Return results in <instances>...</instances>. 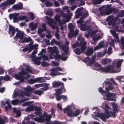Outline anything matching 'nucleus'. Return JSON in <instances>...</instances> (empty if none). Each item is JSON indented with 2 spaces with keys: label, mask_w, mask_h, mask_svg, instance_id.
<instances>
[{
  "label": "nucleus",
  "mask_w": 124,
  "mask_h": 124,
  "mask_svg": "<svg viewBox=\"0 0 124 124\" xmlns=\"http://www.w3.org/2000/svg\"><path fill=\"white\" fill-rule=\"evenodd\" d=\"M63 70L60 67H58L55 68H53L50 70L51 71L50 74L52 76H56L63 74L59 72V71H63Z\"/></svg>",
  "instance_id": "9d476101"
},
{
  "label": "nucleus",
  "mask_w": 124,
  "mask_h": 124,
  "mask_svg": "<svg viewBox=\"0 0 124 124\" xmlns=\"http://www.w3.org/2000/svg\"><path fill=\"white\" fill-rule=\"evenodd\" d=\"M29 82L31 84H33L36 83L35 79H30L29 80Z\"/></svg>",
  "instance_id": "6e6d98bb"
},
{
  "label": "nucleus",
  "mask_w": 124,
  "mask_h": 124,
  "mask_svg": "<svg viewBox=\"0 0 124 124\" xmlns=\"http://www.w3.org/2000/svg\"><path fill=\"white\" fill-rule=\"evenodd\" d=\"M46 26L45 24H43L41 26V27H42V29H41L40 28H39L38 30V33L39 34H40L41 32L44 31L46 30Z\"/></svg>",
  "instance_id": "bb28decb"
},
{
  "label": "nucleus",
  "mask_w": 124,
  "mask_h": 124,
  "mask_svg": "<svg viewBox=\"0 0 124 124\" xmlns=\"http://www.w3.org/2000/svg\"><path fill=\"white\" fill-rule=\"evenodd\" d=\"M61 93H54V95L56 96V99L58 101H60L61 99H66V96L64 95H60Z\"/></svg>",
  "instance_id": "b1692460"
},
{
  "label": "nucleus",
  "mask_w": 124,
  "mask_h": 124,
  "mask_svg": "<svg viewBox=\"0 0 124 124\" xmlns=\"http://www.w3.org/2000/svg\"><path fill=\"white\" fill-rule=\"evenodd\" d=\"M111 60L110 59L105 58L102 59V63L103 65H105L111 62Z\"/></svg>",
  "instance_id": "473e14b6"
},
{
  "label": "nucleus",
  "mask_w": 124,
  "mask_h": 124,
  "mask_svg": "<svg viewBox=\"0 0 124 124\" xmlns=\"http://www.w3.org/2000/svg\"><path fill=\"white\" fill-rule=\"evenodd\" d=\"M10 5L7 1L0 4V10H4Z\"/></svg>",
  "instance_id": "6ab92c4d"
},
{
  "label": "nucleus",
  "mask_w": 124,
  "mask_h": 124,
  "mask_svg": "<svg viewBox=\"0 0 124 124\" xmlns=\"http://www.w3.org/2000/svg\"><path fill=\"white\" fill-rule=\"evenodd\" d=\"M28 98H26L22 100H21L20 101L18 99L16 100H13L11 101L12 104L14 105H20L21 103H23L25 101L29 100Z\"/></svg>",
  "instance_id": "4468645a"
},
{
  "label": "nucleus",
  "mask_w": 124,
  "mask_h": 124,
  "mask_svg": "<svg viewBox=\"0 0 124 124\" xmlns=\"http://www.w3.org/2000/svg\"><path fill=\"white\" fill-rule=\"evenodd\" d=\"M11 105H8V106H6L5 107V111H7L9 109H11Z\"/></svg>",
  "instance_id": "3c124183"
},
{
  "label": "nucleus",
  "mask_w": 124,
  "mask_h": 124,
  "mask_svg": "<svg viewBox=\"0 0 124 124\" xmlns=\"http://www.w3.org/2000/svg\"><path fill=\"white\" fill-rule=\"evenodd\" d=\"M46 52V51L45 49H42L40 52L39 54H38V55H40L41 56L40 57V59L42 57L44 60H47L48 59V58L46 56L44 55V54Z\"/></svg>",
  "instance_id": "412c9836"
},
{
  "label": "nucleus",
  "mask_w": 124,
  "mask_h": 124,
  "mask_svg": "<svg viewBox=\"0 0 124 124\" xmlns=\"http://www.w3.org/2000/svg\"><path fill=\"white\" fill-rule=\"evenodd\" d=\"M46 18L48 20V24L51 26V27L53 29H57V32L56 33L55 35L57 39H59V34L58 33V27L57 26L54 25V24L53 19L50 18L48 17H46Z\"/></svg>",
  "instance_id": "1a4fd4ad"
},
{
  "label": "nucleus",
  "mask_w": 124,
  "mask_h": 124,
  "mask_svg": "<svg viewBox=\"0 0 124 124\" xmlns=\"http://www.w3.org/2000/svg\"><path fill=\"white\" fill-rule=\"evenodd\" d=\"M119 45L123 49H124V36L121 38Z\"/></svg>",
  "instance_id": "c9c22d12"
},
{
  "label": "nucleus",
  "mask_w": 124,
  "mask_h": 124,
  "mask_svg": "<svg viewBox=\"0 0 124 124\" xmlns=\"http://www.w3.org/2000/svg\"><path fill=\"white\" fill-rule=\"evenodd\" d=\"M64 112L65 113H67L68 116L69 117H76L78 115L80 114V110L79 109L77 110L73 113V110L69 108L66 107L64 109Z\"/></svg>",
  "instance_id": "0eeeda50"
},
{
  "label": "nucleus",
  "mask_w": 124,
  "mask_h": 124,
  "mask_svg": "<svg viewBox=\"0 0 124 124\" xmlns=\"http://www.w3.org/2000/svg\"><path fill=\"white\" fill-rule=\"evenodd\" d=\"M24 89L25 91L28 92L30 91H33L34 90V89L30 86H28L26 88H24Z\"/></svg>",
  "instance_id": "ea45409f"
},
{
  "label": "nucleus",
  "mask_w": 124,
  "mask_h": 124,
  "mask_svg": "<svg viewBox=\"0 0 124 124\" xmlns=\"http://www.w3.org/2000/svg\"><path fill=\"white\" fill-rule=\"evenodd\" d=\"M80 28L81 30L84 31L85 30H86L88 33L87 32L85 33V36L87 38H88L89 36L90 35V31L92 29V28L90 27H88L86 28V24H85L83 25H80Z\"/></svg>",
  "instance_id": "ddd939ff"
},
{
  "label": "nucleus",
  "mask_w": 124,
  "mask_h": 124,
  "mask_svg": "<svg viewBox=\"0 0 124 124\" xmlns=\"http://www.w3.org/2000/svg\"><path fill=\"white\" fill-rule=\"evenodd\" d=\"M63 50L64 51L65 53H66L68 50V46H62Z\"/></svg>",
  "instance_id": "8fccbe9b"
},
{
  "label": "nucleus",
  "mask_w": 124,
  "mask_h": 124,
  "mask_svg": "<svg viewBox=\"0 0 124 124\" xmlns=\"http://www.w3.org/2000/svg\"><path fill=\"white\" fill-rule=\"evenodd\" d=\"M95 57L96 56H93L90 60H89V58L87 57L85 59V60H86V61L85 62H86L87 61H89L90 64H92L94 62L95 59Z\"/></svg>",
  "instance_id": "c85d7f7f"
},
{
  "label": "nucleus",
  "mask_w": 124,
  "mask_h": 124,
  "mask_svg": "<svg viewBox=\"0 0 124 124\" xmlns=\"http://www.w3.org/2000/svg\"><path fill=\"white\" fill-rule=\"evenodd\" d=\"M7 1L10 5L14 3L15 2L16 0H7Z\"/></svg>",
  "instance_id": "09e8293b"
},
{
  "label": "nucleus",
  "mask_w": 124,
  "mask_h": 124,
  "mask_svg": "<svg viewBox=\"0 0 124 124\" xmlns=\"http://www.w3.org/2000/svg\"><path fill=\"white\" fill-rule=\"evenodd\" d=\"M49 85V84H48L47 83H42V84H35L34 85V86L36 88H39L40 87H45V88H43L42 89V91H46L47 90L48 88V86Z\"/></svg>",
  "instance_id": "2eb2a0df"
},
{
  "label": "nucleus",
  "mask_w": 124,
  "mask_h": 124,
  "mask_svg": "<svg viewBox=\"0 0 124 124\" xmlns=\"http://www.w3.org/2000/svg\"><path fill=\"white\" fill-rule=\"evenodd\" d=\"M16 29L11 25H9V34L10 35V36H13L15 33Z\"/></svg>",
  "instance_id": "aec40b11"
},
{
  "label": "nucleus",
  "mask_w": 124,
  "mask_h": 124,
  "mask_svg": "<svg viewBox=\"0 0 124 124\" xmlns=\"http://www.w3.org/2000/svg\"><path fill=\"white\" fill-rule=\"evenodd\" d=\"M41 65L42 66H49V64L45 61L42 62Z\"/></svg>",
  "instance_id": "603ef678"
},
{
  "label": "nucleus",
  "mask_w": 124,
  "mask_h": 124,
  "mask_svg": "<svg viewBox=\"0 0 124 124\" xmlns=\"http://www.w3.org/2000/svg\"><path fill=\"white\" fill-rule=\"evenodd\" d=\"M32 68L30 66L26 67L25 71H23V70H21V72L19 73V75H14V77L16 79L20 80L21 82H23L24 78L23 76L25 75L28 74V73H31L32 72Z\"/></svg>",
  "instance_id": "39448f33"
},
{
  "label": "nucleus",
  "mask_w": 124,
  "mask_h": 124,
  "mask_svg": "<svg viewBox=\"0 0 124 124\" xmlns=\"http://www.w3.org/2000/svg\"><path fill=\"white\" fill-rule=\"evenodd\" d=\"M111 32L113 35L114 40H112L111 43L110 42V44L112 46L114 45V42H119V38L118 34L116 33L115 30H112L110 31Z\"/></svg>",
  "instance_id": "f8f14e48"
},
{
  "label": "nucleus",
  "mask_w": 124,
  "mask_h": 124,
  "mask_svg": "<svg viewBox=\"0 0 124 124\" xmlns=\"http://www.w3.org/2000/svg\"><path fill=\"white\" fill-rule=\"evenodd\" d=\"M37 23H34L32 22L29 24V27L32 31L35 30L37 27Z\"/></svg>",
  "instance_id": "4be33fe9"
},
{
  "label": "nucleus",
  "mask_w": 124,
  "mask_h": 124,
  "mask_svg": "<svg viewBox=\"0 0 124 124\" xmlns=\"http://www.w3.org/2000/svg\"><path fill=\"white\" fill-rule=\"evenodd\" d=\"M120 17H123L124 16V10L120 11Z\"/></svg>",
  "instance_id": "338daca9"
},
{
  "label": "nucleus",
  "mask_w": 124,
  "mask_h": 124,
  "mask_svg": "<svg viewBox=\"0 0 124 124\" xmlns=\"http://www.w3.org/2000/svg\"><path fill=\"white\" fill-rule=\"evenodd\" d=\"M123 59H121L117 61L116 64V67L117 68L116 70H114L113 68L115 66V62H113L112 65H109L107 66L105 68H103L101 67V65L97 62H95L94 64V67L93 69L97 70H100L101 71L106 73H117L120 71V68L122 63L123 61Z\"/></svg>",
  "instance_id": "f257e3e1"
},
{
  "label": "nucleus",
  "mask_w": 124,
  "mask_h": 124,
  "mask_svg": "<svg viewBox=\"0 0 124 124\" xmlns=\"http://www.w3.org/2000/svg\"><path fill=\"white\" fill-rule=\"evenodd\" d=\"M68 28L70 30V31H73L74 29V27L73 25L71 23H70L68 25Z\"/></svg>",
  "instance_id": "79ce46f5"
},
{
  "label": "nucleus",
  "mask_w": 124,
  "mask_h": 124,
  "mask_svg": "<svg viewBox=\"0 0 124 124\" xmlns=\"http://www.w3.org/2000/svg\"><path fill=\"white\" fill-rule=\"evenodd\" d=\"M115 95V93H106L105 95L107 98L108 100L114 101V99L111 98L113 96V95Z\"/></svg>",
  "instance_id": "c756f323"
},
{
  "label": "nucleus",
  "mask_w": 124,
  "mask_h": 124,
  "mask_svg": "<svg viewBox=\"0 0 124 124\" xmlns=\"http://www.w3.org/2000/svg\"><path fill=\"white\" fill-rule=\"evenodd\" d=\"M102 37L100 36H95L93 37V40L94 42H92L91 43L92 44L95 45L96 42L99 40V39H101Z\"/></svg>",
  "instance_id": "a878e982"
},
{
  "label": "nucleus",
  "mask_w": 124,
  "mask_h": 124,
  "mask_svg": "<svg viewBox=\"0 0 124 124\" xmlns=\"http://www.w3.org/2000/svg\"><path fill=\"white\" fill-rule=\"evenodd\" d=\"M43 118H44V117H46L45 118H46L47 117L48 118L49 120H48L47 121H46L47 123H48L49 122H50V119L52 117V116L51 115H48L46 113H45L44 115H42L41 114V115H40Z\"/></svg>",
  "instance_id": "cd10ccee"
},
{
  "label": "nucleus",
  "mask_w": 124,
  "mask_h": 124,
  "mask_svg": "<svg viewBox=\"0 0 124 124\" xmlns=\"http://www.w3.org/2000/svg\"><path fill=\"white\" fill-rule=\"evenodd\" d=\"M55 110L54 109H51V114L53 115L54 117V118L55 117Z\"/></svg>",
  "instance_id": "680f3d73"
},
{
  "label": "nucleus",
  "mask_w": 124,
  "mask_h": 124,
  "mask_svg": "<svg viewBox=\"0 0 124 124\" xmlns=\"http://www.w3.org/2000/svg\"><path fill=\"white\" fill-rule=\"evenodd\" d=\"M31 93H21L20 95V96L22 98H23L24 96H27L28 97L30 96Z\"/></svg>",
  "instance_id": "a19ab883"
},
{
  "label": "nucleus",
  "mask_w": 124,
  "mask_h": 124,
  "mask_svg": "<svg viewBox=\"0 0 124 124\" xmlns=\"http://www.w3.org/2000/svg\"><path fill=\"white\" fill-rule=\"evenodd\" d=\"M48 49L49 50V57L50 59H53L55 58L58 59H61L63 61H65L67 60V58L66 57H62L60 55L58 54L56 55V56L53 55L54 53L57 54L59 52L58 50V48L56 46L48 47Z\"/></svg>",
  "instance_id": "20e7f679"
},
{
  "label": "nucleus",
  "mask_w": 124,
  "mask_h": 124,
  "mask_svg": "<svg viewBox=\"0 0 124 124\" xmlns=\"http://www.w3.org/2000/svg\"><path fill=\"white\" fill-rule=\"evenodd\" d=\"M34 110L35 111V114L38 115L42 114V113L41 112V107L36 106H34Z\"/></svg>",
  "instance_id": "5701e85b"
},
{
  "label": "nucleus",
  "mask_w": 124,
  "mask_h": 124,
  "mask_svg": "<svg viewBox=\"0 0 124 124\" xmlns=\"http://www.w3.org/2000/svg\"><path fill=\"white\" fill-rule=\"evenodd\" d=\"M62 87L60 88H58L57 89L54 90L56 93H64L66 92V89H65L64 87L63 86Z\"/></svg>",
  "instance_id": "7c9ffc66"
},
{
  "label": "nucleus",
  "mask_w": 124,
  "mask_h": 124,
  "mask_svg": "<svg viewBox=\"0 0 124 124\" xmlns=\"http://www.w3.org/2000/svg\"><path fill=\"white\" fill-rule=\"evenodd\" d=\"M32 46H30V45L29 46V47L27 48H26L23 50V51L24 52H25L27 51H28V52L29 53L32 50Z\"/></svg>",
  "instance_id": "4c0bfd02"
},
{
  "label": "nucleus",
  "mask_w": 124,
  "mask_h": 124,
  "mask_svg": "<svg viewBox=\"0 0 124 124\" xmlns=\"http://www.w3.org/2000/svg\"><path fill=\"white\" fill-rule=\"evenodd\" d=\"M37 51H34L32 53V54L31 55V57L32 59V61L33 62V63L35 64L39 65L40 63V57H35V54H36Z\"/></svg>",
  "instance_id": "9b49d317"
},
{
  "label": "nucleus",
  "mask_w": 124,
  "mask_h": 124,
  "mask_svg": "<svg viewBox=\"0 0 124 124\" xmlns=\"http://www.w3.org/2000/svg\"><path fill=\"white\" fill-rule=\"evenodd\" d=\"M15 114H16V116L17 117H20L21 115V112L19 110H18V111Z\"/></svg>",
  "instance_id": "052dcab7"
},
{
  "label": "nucleus",
  "mask_w": 124,
  "mask_h": 124,
  "mask_svg": "<svg viewBox=\"0 0 124 124\" xmlns=\"http://www.w3.org/2000/svg\"><path fill=\"white\" fill-rule=\"evenodd\" d=\"M93 2L95 4H99L103 1L104 0H92Z\"/></svg>",
  "instance_id": "de8ad7c7"
},
{
  "label": "nucleus",
  "mask_w": 124,
  "mask_h": 124,
  "mask_svg": "<svg viewBox=\"0 0 124 124\" xmlns=\"http://www.w3.org/2000/svg\"><path fill=\"white\" fill-rule=\"evenodd\" d=\"M104 41H101L99 43V46L101 48H102L104 47Z\"/></svg>",
  "instance_id": "4d7b16f0"
},
{
  "label": "nucleus",
  "mask_w": 124,
  "mask_h": 124,
  "mask_svg": "<svg viewBox=\"0 0 124 124\" xmlns=\"http://www.w3.org/2000/svg\"><path fill=\"white\" fill-rule=\"evenodd\" d=\"M29 14L31 18L33 20L34 19V14L32 13H29Z\"/></svg>",
  "instance_id": "5fc2aeb1"
},
{
  "label": "nucleus",
  "mask_w": 124,
  "mask_h": 124,
  "mask_svg": "<svg viewBox=\"0 0 124 124\" xmlns=\"http://www.w3.org/2000/svg\"><path fill=\"white\" fill-rule=\"evenodd\" d=\"M57 108L59 109L61 111H62V110L63 109L62 108V107L61 105L59 104H57Z\"/></svg>",
  "instance_id": "69168bd1"
},
{
  "label": "nucleus",
  "mask_w": 124,
  "mask_h": 124,
  "mask_svg": "<svg viewBox=\"0 0 124 124\" xmlns=\"http://www.w3.org/2000/svg\"><path fill=\"white\" fill-rule=\"evenodd\" d=\"M19 15L20 14L19 13L11 14L9 15V18L11 20L13 18V22L14 23L16 22L19 21L23 20L26 18V16H20L19 17H18V16H19Z\"/></svg>",
  "instance_id": "6e6552de"
},
{
  "label": "nucleus",
  "mask_w": 124,
  "mask_h": 124,
  "mask_svg": "<svg viewBox=\"0 0 124 124\" xmlns=\"http://www.w3.org/2000/svg\"><path fill=\"white\" fill-rule=\"evenodd\" d=\"M39 118L37 117L35 118L34 120L35 121L39 122H43L46 121H47L49 120L47 117L46 118H43L40 115H39Z\"/></svg>",
  "instance_id": "f3484780"
},
{
  "label": "nucleus",
  "mask_w": 124,
  "mask_h": 124,
  "mask_svg": "<svg viewBox=\"0 0 124 124\" xmlns=\"http://www.w3.org/2000/svg\"><path fill=\"white\" fill-rule=\"evenodd\" d=\"M22 4L21 3L18 4L14 5L13 6V8L16 10L21 9L22 8Z\"/></svg>",
  "instance_id": "2f4dec72"
},
{
  "label": "nucleus",
  "mask_w": 124,
  "mask_h": 124,
  "mask_svg": "<svg viewBox=\"0 0 124 124\" xmlns=\"http://www.w3.org/2000/svg\"><path fill=\"white\" fill-rule=\"evenodd\" d=\"M17 33L16 36L14 38L15 40H17L18 39H20V41L23 43L24 42H27L30 41L31 40L30 38H27L24 37L23 32L19 30L18 29H16Z\"/></svg>",
  "instance_id": "423d86ee"
},
{
  "label": "nucleus",
  "mask_w": 124,
  "mask_h": 124,
  "mask_svg": "<svg viewBox=\"0 0 124 124\" xmlns=\"http://www.w3.org/2000/svg\"><path fill=\"white\" fill-rule=\"evenodd\" d=\"M63 10L65 11H67L68 13H69L70 12L69 11V10L67 6H64L63 8Z\"/></svg>",
  "instance_id": "bf43d9fd"
},
{
  "label": "nucleus",
  "mask_w": 124,
  "mask_h": 124,
  "mask_svg": "<svg viewBox=\"0 0 124 124\" xmlns=\"http://www.w3.org/2000/svg\"><path fill=\"white\" fill-rule=\"evenodd\" d=\"M33 103V102H25L22 105L23 106H26L29 104H30Z\"/></svg>",
  "instance_id": "c03bdc74"
},
{
  "label": "nucleus",
  "mask_w": 124,
  "mask_h": 124,
  "mask_svg": "<svg viewBox=\"0 0 124 124\" xmlns=\"http://www.w3.org/2000/svg\"><path fill=\"white\" fill-rule=\"evenodd\" d=\"M74 52L76 54L79 55L81 53V52L78 49H76L74 50Z\"/></svg>",
  "instance_id": "864d4df0"
},
{
  "label": "nucleus",
  "mask_w": 124,
  "mask_h": 124,
  "mask_svg": "<svg viewBox=\"0 0 124 124\" xmlns=\"http://www.w3.org/2000/svg\"><path fill=\"white\" fill-rule=\"evenodd\" d=\"M72 31H70L68 33V36L70 38L72 37L74 35V34L72 33Z\"/></svg>",
  "instance_id": "e2e57ef3"
},
{
  "label": "nucleus",
  "mask_w": 124,
  "mask_h": 124,
  "mask_svg": "<svg viewBox=\"0 0 124 124\" xmlns=\"http://www.w3.org/2000/svg\"><path fill=\"white\" fill-rule=\"evenodd\" d=\"M82 10V8H78L76 11H75V13H77L75 15V17L76 19H78L79 17V16L78 15V13L80 12L81 10Z\"/></svg>",
  "instance_id": "58836bf2"
},
{
  "label": "nucleus",
  "mask_w": 124,
  "mask_h": 124,
  "mask_svg": "<svg viewBox=\"0 0 124 124\" xmlns=\"http://www.w3.org/2000/svg\"><path fill=\"white\" fill-rule=\"evenodd\" d=\"M63 83L62 82L59 81H55L53 82V86L54 87H59L60 86H63Z\"/></svg>",
  "instance_id": "393cba45"
},
{
  "label": "nucleus",
  "mask_w": 124,
  "mask_h": 124,
  "mask_svg": "<svg viewBox=\"0 0 124 124\" xmlns=\"http://www.w3.org/2000/svg\"><path fill=\"white\" fill-rule=\"evenodd\" d=\"M78 39L80 42V44H79L78 42H76L75 44H73V46L74 48L76 47V46L78 47L79 46H81V50L82 52H85V54L87 55H91L93 53V49L92 48L86 49L85 47V45L86 42H84V38L81 36L78 37Z\"/></svg>",
  "instance_id": "f03ea898"
},
{
  "label": "nucleus",
  "mask_w": 124,
  "mask_h": 124,
  "mask_svg": "<svg viewBox=\"0 0 124 124\" xmlns=\"http://www.w3.org/2000/svg\"><path fill=\"white\" fill-rule=\"evenodd\" d=\"M105 114H106L107 115H108L109 116H110V117L111 116L110 114V112H111L110 111H109L108 109H105Z\"/></svg>",
  "instance_id": "0e129e2a"
},
{
  "label": "nucleus",
  "mask_w": 124,
  "mask_h": 124,
  "mask_svg": "<svg viewBox=\"0 0 124 124\" xmlns=\"http://www.w3.org/2000/svg\"><path fill=\"white\" fill-rule=\"evenodd\" d=\"M55 11L57 12H59L60 15H62L63 17H65L66 19V20H63L62 22H61L60 21V16L58 14H57L55 17V20L58 22L60 25L61 26V29L62 30H63V28L62 26V24H63L66 22H69L71 18V16L70 15V14H68V15H67L66 14H64L62 11L61 10L59 9H56Z\"/></svg>",
  "instance_id": "7ed1b4c3"
},
{
  "label": "nucleus",
  "mask_w": 124,
  "mask_h": 124,
  "mask_svg": "<svg viewBox=\"0 0 124 124\" xmlns=\"http://www.w3.org/2000/svg\"><path fill=\"white\" fill-rule=\"evenodd\" d=\"M112 105L113 106L114 110L115 111L118 112V109L117 108L118 107L117 104L115 103H112Z\"/></svg>",
  "instance_id": "e433bc0d"
},
{
  "label": "nucleus",
  "mask_w": 124,
  "mask_h": 124,
  "mask_svg": "<svg viewBox=\"0 0 124 124\" xmlns=\"http://www.w3.org/2000/svg\"><path fill=\"white\" fill-rule=\"evenodd\" d=\"M106 90L108 92L109 90H112L113 88V85L111 83L109 82H107L105 83Z\"/></svg>",
  "instance_id": "a211bd4d"
},
{
  "label": "nucleus",
  "mask_w": 124,
  "mask_h": 124,
  "mask_svg": "<svg viewBox=\"0 0 124 124\" xmlns=\"http://www.w3.org/2000/svg\"><path fill=\"white\" fill-rule=\"evenodd\" d=\"M10 78L8 76H6L3 78V80L5 81H8L10 80Z\"/></svg>",
  "instance_id": "13d9d810"
},
{
  "label": "nucleus",
  "mask_w": 124,
  "mask_h": 124,
  "mask_svg": "<svg viewBox=\"0 0 124 124\" xmlns=\"http://www.w3.org/2000/svg\"><path fill=\"white\" fill-rule=\"evenodd\" d=\"M44 13L46 14L47 15H51L53 13L52 10L50 9L48 10L47 11H44Z\"/></svg>",
  "instance_id": "a18cd8bd"
},
{
  "label": "nucleus",
  "mask_w": 124,
  "mask_h": 124,
  "mask_svg": "<svg viewBox=\"0 0 124 124\" xmlns=\"http://www.w3.org/2000/svg\"><path fill=\"white\" fill-rule=\"evenodd\" d=\"M97 117H100L104 121H105L106 119H108L110 117V116L108 115H107L106 114H104L103 113H101V114L99 113V115H98V113H97Z\"/></svg>",
  "instance_id": "dca6fc26"
},
{
  "label": "nucleus",
  "mask_w": 124,
  "mask_h": 124,
  "mask_svg": "<svg viewBox=\"0 0 124 124\" xmlns=\"http://www.w3.org/2000/svg\"><path fill=\"white\" fill-rule=\"evenodd\" d=\"M113 16H109L106 19V21L108 22V24L110 25L112 23V21L113 20Z\"/></svg>",
  "instance_id": "72a5a7b5"
},
{
  "label": "nucleus",
  "mask_w": 124,
  "mask_h": 124,
  "mask_svg": "<svg viewBox=\"0 0 124 124\" xmlns=\"http://www.w3.org/2000/svg\"><path fill=\"white\" fill-rule=\"evenodd\" d=\"M109 44L110 45V46L109 47L108 51V53L109 54H110L112 53V50L111 47L114 46V45L112 46L111 45V44L110 43Z\"/></svg>",
  "instance_id": "37998d69"
},
{
  "label": "nucleus",
  "mask_w": 124,
  "mask_h": 124,
  "mask_svg": "<svg viewBox=\"0 0 124 124\" xmlns=\"http://www.w3.org/2000/svg\"><path fill=\"white\" fill-rule=\"evenodd\" d=\"M54 44H55L57 45H58L59 43L58 42L56 41L54 39H52L51 42V44L52 45H53Z\"/></svg>",
  "instance_id": "49530a36"
},
{
  "label": "nucleus",
  "mask_w": 124,
  "mask_h": 124,
  "mask_svg": "<svg viewBox=\"0 0 124 124\" xmlns=\"http://www.w3.org/2000/svg\"><path fill=\"white\" fill-rule=\"evenodd\" d=\"M34 107L32 105L29 106L26 108V111L30 112L33 111L34 110Z\"/></svg>",
  "instance_id": "f704fd0d"
},
{
  "label": "nucleus",
  "mask_w": 124,
  "mask_h": 124,
  "mask_svg": "<svg viewBox=\"0 0 124 124\" xmlns=\"http://www.w3.org/2000/svg\"><path fill=\"white\" fill-rule=\"evenodd\" d=\"M51 124H64L59 122L58 121H54L53 122V123Z\"/></svg>",
  "instance_id": "774afa93"
}]
</instances>
